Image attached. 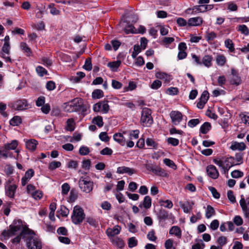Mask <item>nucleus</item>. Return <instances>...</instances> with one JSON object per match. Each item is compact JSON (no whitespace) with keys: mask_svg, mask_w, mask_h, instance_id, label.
<instances>
[{"mask_svg":"<svg viewBox=\"0 0 249 249\" xmlns=\"http://www.w3.org/2000/svg\"><path fill=\"white\" fill-rule=\"evenodd\" d=\"M178 92V88L174 87L168 88L166 90V93L171 95H177Z\"/></svg>","mask_w":249,"mask_h":249,"instance_id":"nucleus-60","label":"nucleus"},{"mask_svg":"<svg viewBox=\"0 0 249 249\" xmlns=\"http://www.w3.org/2000/svg\"><path fill=\"white\" fill-rule=\"evenodd\" d=\"M18 144V142L16 140H13L10 143H6L4 145V149L6 150H14L17 147Z\"/></svg>","mask_w":249,"mask_h":249,"instance_id":"nucleus-31","label":"nucleus"},{"mask_svg":"<svg viewBox=\"0 0 249 249\" xmlns=\"http://www.w3.org/2000/svg\"><path fill=\"white\" fill-rule=\"evenodd\" d=\"M208 175L213 179H216L219 176V173L216 167L213 165H210L206 169Z\"/></svg>","mask_w":249,"mask_h":249,"instance_id":"nucleus-16","label":"nucleus"},{"mask_svg":"<svg viewBox=\"0 0 249 249\" xmlns=\"http://www.w3.org/2000/svg\"><path fill=\"white\" fill-rule=\"evenodd\" d=\"M202 22V18L197 17L189 18L188 20V25L190 26H198L201 25Z\"/></svg>","mask_w":249,"mask_h":249,"instance_id":"nucleus-19","label":"nucleus"},{"mask_svg":"<svg viewBox=\"0 0 249 249\" xmlns=\"http://www.w3.org/2000/svg\"><path fill=\"white\" fill-rule=\"evenodd\" d=\"M215 212L213 208L210 206L208 205L206 211L205 216L208 219L210 218L213 215H215Z\"/></svg>","mask_w":249,"mask_h":249,"instance_id":"nucleus-30","label":"nucleus"},{"mask_svg":"<svg viewBox=\"0 0 249 249\" xmlns=\"http://www.w3.org/2000/svg\"><path fill=\"white\" fill-rule=\"evenodd\" d=\"M20 48L24 53H26V55L30 56L32 53V51L27 44L25 42L20 43Z\"/></svg>","mask_w":249,"mask_h":249,"instance_id":"nucleus-34","label":"nucleus"},{"mask_svg":"<svg viewBox=\"0 0 249 249\" xmlns=\"http://www.w3.org/2000/svg\"><path fill=\"white\" fill-rule=\"evenodd\" d=\"M225 45L227 48L229 49L231 52H233L234 51V44L231 39H227L225 41Z\"/></svg>","mask_w":249,"mask_h":249,"instance_id":"nucleus-39","label":"nucleus"},{"mask_svg":"<svg viewBox=\"0 0 249 249\" xmlns=\"http://www.w3.org/2000/svg\"><path fill=\"white\" fill-rule=\"evenodd\" d=\"M230 83L232 85L236 86L239 85L241 84V79L239 76L238 72L234 69H231V75L230 77Z\"/></svg>","mask_w":249,"mask_h":249,"instance_id":"nucleus-13","label":"nucleus"},{"mask_svg":"<svg viewBox=\"0 0 249 249\" xmlns=\"http://www.w3.org/2000/svg\"><path fill=\"white\" fill-rule=\"evenodd\" d=\"M174 241L171 239H167L165 242V248L166 249H176L173 246Z\"/></svg>","mask_w":249,"mask_h":249,"instance_id":"nucleus-48","label":"nucleus"},{"mask_svg":"<svg viewBox=\"0 0 249 249\" xmlns=\"http://www.w3.org/2000/svg\"><path fill=\"white\" fill-rule=\"evenodd\" d=\"M85 76V74L83 72L79 71L77 72L76 76L73 77V80L75 82H78L80 80Z\"/></svg>","mask_w":249,"mask_h":249,"instance_id":"nucleus-53","label":"nucleus"},{"mask_svg":"<svg viewBox=\"0 0 249 249\" xmlns=\"http://www.w3.org/2000/svg\"><path fill=\"white\" fill-rule=\"evenodd\" d=\"M84 68L87 71H90L92 69V64L90 58L87 59L85 61Z\"/></svg>","mask_w":249,"mask_h":249,"instance_id":"nucleus-63","label":"nucleus"},{"mask_svg":"<svg viewBox=\"0 0 249 249\" xmlns=\"http://www.w3.org/2000/svg\"><path fill=\"white\" fill-rule=\"evenodd\" d=\"M117 173L118 174L127 173L129 175H131L135 173V170L129 167L122 166L117 168Z\"/></svg>","mask_w":249,"mask_h":249,"instance_id":"nucleus-20","label":"nucleus"},{"mask_svg":"<svg viewBox=\"0 0 249 249\" xmlns=\"http://www.w3.org/2000/svg\"><path fill=\"white\" fill-rule=\"evenodd\" d=\"M226 61V57L222 55H219L216 57V62L218 65L223 66Z\"/></svg>","mask_w":249,"mask_h":249,"instance_id":"nucleus-45","label":"nucleus"},{"mask_svg":"<svg viewBox=\"0 0 249 249\" xmlns=\"http://www.w3.org/2000/svg\"><path fill=\"white\" fill-rule=\"evenodd\" d=\"M6 109V105L2 102L0 103V113L4 117H6L7 114L5 112Z\"/></svg>","mask_w":249,"mask_h":249,"instance_id":"nucleus-58","label":"nucleus"},{"mask_svg":"<svg viewBox=\"0 0 249 249\" xmlns=\"http://www.w3.org/2000/svg\"><path fill=\"white\" fill-rule=\"evenodd\" d=\"M49 7L50 8V13L53 15H57L59 14V10L56 9V7H54V4H51L49 5Z\"/></svg>","mask_w":249,"mask_h":249,"instance_id":"nucleus-56","label":"nucleus"},{"mask_svg":"<svg viewBox=\"0 0 249 249\" xmlns=\"http://www.w3.org/2000/svg\"><path fill=\"white\" fill-rule=\"evenodd\" d=\"M21 123V119L19 116H14L10 121L11 125L13 126H18Z\"/></svg>","mask_w":249,"mask_h":249,"instance_id":"nucleus-38","label":"nucleus"},{"mask_svg":"<svg viewBox=\"0 0 249 249\" xmlns=\"http://www.w3.org/2000/svg\"><path fill=\"white\" fill-rule=\"evenodd\" d=\"M26 244L28 249H41L42 248L40 240L36 237L27 241Z\"/></svg>","mask_w":249,"mask_h":249,"instance_id":"nucleus-14","label":"nucleus"},{"mask_svg":"<svg viewBox=\"0 0 249 249\" xmlns=\"http://www.w3.org/2000/svg\"><path fill=\"white\" fill-rule=\"evenodd\" d=\"M216 37V35L214 32H207L205 35V38L209 42L213 41Z\"/></svg>","mask_w":249,"mask_h":249,"instance_id":"nucleus-41","label":"nucleus"},{"mask_svg":"<svg viewBox=\"0 0 249 249\" xmlns=\"http://www.w3.org/2000/svg\"><path fill=\"white\" fill-rule=\"evenodd\" d=\"M234 158L233 157H230L226 158L214 159L213 161L222 168L224 174H226L228 172L230 168L234 166Z\"/></svg>","mask_w":249,"mask_h":249,"instance_id":"nucleus-2","label":"nucleus"},{"mask_svg":"<svg viewBox=\"0 0 249 249\" xmlns=\"http://www.w3.org/2000/svg\"><path fill=\"white\" fill-rule=\"evenodd\" d=\"M20 233L22 238L26 241V244H27V241L30 240L31 239H34L36 237L34 232L25 226H24Z\"/></svg>","mask_w":249,"mask_h":249,"instance_id":"nucleus-11","label":"nucleus"},{"mask_svg":"<svg viewBox=\"0 0 249 249\" xmlns=\"http://www.w3.org/2000/svg\"><path fill=\"white\" fill-rule=\"evenodd\" d=\"M24 226L20 220H14L12 224L9 226V229L4 230L1 233V235L5 239L16 235L18 231L22 230Z\"/></svg>","mask_w":249,"mask_h":249,"instance_id":"nucleus-1","label":"nucleus"},{"mask_svg":"<svg viewBox=\"0 0 249 249\" xmlns=\"http://www.w3.org/2000/svg\"><path fill=\"white\" fill-rule=\"evenodd\" d=\"M61 165V163L60 161H53L49 164V169L50 170H53L59 167Z\"/></svg>","mask_w":249,"mask_h":249,"instance_id":"nucleus-46","label":"nucleus"},{"mask_svg":"<svg viewBox=\"0 0 249 249\" xmlns=\"http://www.w3.org/2000/svg\"><path fill=\"white\" fill-rule=\"evenodd\" d=\"M199 123V120L198 119H194L190 120L188 123V125L190 127H194Z\"/></svg>","mask_w":249,"mask_h":249,"instance_id":"nucleus-64","label":"nucleus"},{"mask_svg":"<svg viewBox=\"0 0 249 249\" xmlns=\"http://www.w3.org/2000/svg\"><path fill=\"white\" fill-rule=\"evenodd\" d=\"M86 222L94 227H96L98 226V222L92 217H88L86 218Z\"/></svg>","mask_w":249,"mask_h":249,"instance_id":"nucleus-52","label":"nucleus"},{"mask_svg":"<svg viewBox=\"0 0 249 249\" xmlns=\"http://www.w3.org/2000/svg\"><path fill=\"white\" fill-rule=\"evenodd\" d=\"M243 196H241V199H240L239 203L242 208V211L245 210V209H249V197L245 199L244 197H242Z\"/></svg>","mask_w":249,"mask_h":249,"instance_id":"nucleus-25","label":"nucleus"},{"mask_svg":"<svg viewBox=\"0 0 249 249\" xmlns=\"http://www.w3.org/2000/svg\"><path fill=\"white\" fill-rule=\"evenodd\" d=\"M153 173L156 175L162 177H167L168 175L167 173L163 169L156 165L154 167Z\"/></svg>","mask_w":249,"mask_h":249,"instance_id":"nucleus-26","label":"nucleus"},{"mask_svg":"<svg viewBox=\"0 0 249 249\" xmlns=\"http://www.w3.org/2000/svg\"><path fill=\"white\" fill-rule=\"evenodd\" d=\"M14 179L10 178L5 183V194L10 198H13L17 188V186L13 182Z\"/></svg>","mask_w":249,"mask_h":249,"instance_id":"nucleus-8","label":"nucleus"},{"mask_svg":"<svg viewBox=\"0 0 249 249\" xmlns=\"http://www.w3.org/2000/svg\"><path fill=\"white\" fill-rule=\"evenodd\" d=\"M121 230V227L119 226H115L113 229H108L107 230V235L113 236L115 235L118 234Z\"/></svg>","mask_w":249,"mask_h":249,"instance_id":"nucleus-22","label":"nucleus"},{"mask_svg":"<svg viewBox=\"0 0 249 249\" xmlns=\"http://www.w3.org/2000/svg\"><path fill=\"white\" fill-rule=\"evenodd\" d=\"M209 97V94L207 91L205 90L204 91L199 99V100L203 101V103H206L207 102L208 99Z\"/></svg>","mask_w":249,"mask_h":249,"instance_id":"nucleus-51","label":"nucleus"},{"mask_svg":"<svg viewBox=\"0 0 249 249\" xmlns=\"http://www.w3.org/2000/svg\"><path fill=\"white\" fill-rule=\"evenodd\" d=\"M140 122L144 126H149L153 123L151 110L149 108L147 107L142 108Z\"/></svg>","mask_w":249,"mask_h":249,"instance_id":"nucleus-6","label":"nucleus"},{"mask_svg":"<svg viewBox=\"0 0 249 249\" xmlns=\"http://www.w3.org/2000/svg\"><path fill=\"white\" fill-rule=\"evenodd\" d=\"M79 187L81 190L86 193L92 192L93 187V182L88 177H81L78 181Z\"/></svg>","mask_w":249,"mask_h":249,"instance_id":"nucleus-4","label":"nucleus"},{"mask_svg":"<svg viewBox=\"0 0 249 249\" xmlns=\"http://www.w3.org/2000/svg\"><path fill=\"white\" fill-rule=\"evenodd\" d=\"M167 141L169 144H170L174 146L178 145L179 143L178 140L173 138H168Z\"/></svg>","mask_w":249,"mask_h":249,"instance_id":"nucleus-62","label":"nucleus"},{"mask_svg":"<svg viewBox=\"0 0 249 249\" xmlns=\"http://www.w3.org/2000/svg\"><path fill=\"white\" fill-rule=\"evenodd\" d=\"M170 117L172 119V123L178 125L182 119V115L181 112L178 111H172L170 114Z\"/></svg>","mask_w":249,"mask_h":249,"instance_id":"nucleus-15","label":"nucleus"},{"mask_svg":"<svg viewBox=\"0 0 249 249\" xmlns=\"http://www.w3.org/2000/svg\"><path fill=\"white\" fill-rule=\"evenodd\" d=\"M211 128V124L208 122L204 123L200 127V132L202 134H206Z\"/></svg>","mask_w":249,"mask_h":249,"instance_id":"nucleus-37","label":"nucleus"},{"mask_svg":"<svg viewBox=\"0 0 249 249\" xmlns=\"http://www.w3.org/2000/svg\"><path fill=\"white\" fill-rule=\"evenodd\" d=\"M212 57L209 55H205L202 59V64L207 67H209L212 65Z\"/></svg>","mask_w":249,"mask_h":249,"instance_id":"nucleus-29","label":"nucleus"},{"mask_svg":"<svg viewBox=\"0 0 249 249\" xmlns=\"http://www.w3.org/2000/svg\"><path fill=\"white\" fill-rule=\"evenodd\" d=\"M209 1H199V5L193 7L192 8H188L186 10L188 14H195L198 12H204L210 10L213 8L212 4H208Z\"/></svg>","mask_w":249,"mask_h":249,"instance_id":"nucleus-3","label":"nucleus"},{"mask_svg":"<svg viewBox=\"0 0 249 249\" xmlns=\"http://www.w3.org/2000/svg\"><path fill=\"white\" fill-rule=\"evenodd\" d=\"M103 96L104 93L101 89H95L92 93V97L93 99H100Z\"/></svg>","mask_w":249,"mask_h":249,"instance_id":"nucleus-36","label":"nucleus"},{"mask_svg":"<svg viewBox=\"0 0 249 249\" xmlns=\"http://www.w3.org/2000/svg\"><path fill=\"white\" fill-rule=\"evenodd\" d=\"M238 31L245 35H248L249 33L248 28L245 25H240L238 26Z\"/></svg>","mask_w":249,"mask_h":249,"instance_id":"nucleus-47","label":"nucleus"},{"mask_svg":"<svg viewBox=\"0 0 249 249\" xmlns=\"http://www.w3.org/2000/svg\"><path fill=\"white\" fill-rule=\"evenodd\" d=\"M113 139L122 145L125 144V139L121 133H115L114 134Z\"/></svg>","mask_w":249,"mask_h":249,"instance_id":"nucleus-23","label":"nucleus"},{"mask_svg":"<svg viewBox=\"0 0 249 249\" xmlns=\"http://www.w3.org/2000/svg\"><path fill=\"white\" fill-rule=\"evenodd\" d=\"M169 233L170 234H174L178 238H180L181 236V231L180 229L178 226L172 227Z\"/></svg>","mask_w":249,"mask_h":249,"instance_id":"nucleus-24","label":"nucleus"},{"mask_svg":"<svg viewBox=\"0 0 249 249\" xmlns=\"http://www.w3.org/2000/svg\"><path fill=\"white\" fill-rule=\"evenodd\" d=\"M243 175H244L243 173L239 170H234L231 173V177L233 178H235L242 177L243 176Z\"/></svg>","mask_w":249,"mask_h":249,"instance_id":"nucleus-49","label":"nucleus"},{"mask_svg":"<svg viewBox=\"0 0 249 249\" xmlns=\"http://www.w3.org/2000/svg\"><path fill=\"white\" fill-rule=\"evenodd\" d=\"M62 193L63 195H67L70 191V187L68 183H65L62 185Z\"/></svg>","mask_w":249,"mask_h":249,"instance_id":"nucleus-61","label":"nucleus"},{"mask_svg":"<svg viewBox=\"0 0 249 249\" xmlns=\"http://www.w3.org/2000/svg\"><path fill=\"white\" fill-rule=\"evenodd\" d=\"M57 213L63 217H67L69 213V210L65 206L61 205L60 209L57 211Z\"/></svg>","mask_w":249,"mask_h":249,"instance_id":"nucleus-33","label":"nucleus"},{"mask_svg":"<svg viewBox=\"0 0 249 249\" xmlns=\"http://www.w3.org/2000/svg\"><path fill=\"white\" fill-rule=\"evenodd\" d=\"M85 218V214L83 209L79 206H75L73 208L71 215L72 222L74 224H80L83 222Z\"/></svg>","mask_w":249,"mask_h":249,"instance_id":"nucleus-5","label":"nucleus"},{"mask_svg":"<svg viewBox=\"0 0 249 249\" xmlns=\"http://www.w3.org/2000/svg\"><path fill=\"white\" fill-rule=\"evenodd\" d=\"M180 207L183 209V211L185 213H188L192 209V206L194 204L193 201H187L185 203H182L181 202H179Z\"/></svg>","mask_w":249,"mask_h":249,"instance_id":"nucleus-21","label":"nucleus"},{"mask_svg":"<svg viewBox=\"0 0 249 249\" xmlns=\"http://www.w3.org/2000/svg\"><path fill=\"white\" fill-rule=\"evenodd\" d=\"M159 203H160V205L168 209L172 208L173 206L172 202L169 200H160Z\"/></svg>","mask_w":249,"mask_h":249,"instance_id":"nucleus-42","label":"nucleus"},{"mask_svg":"<svg viewBox=\"0 0 249 249\" xmlns=\"http://www.w3.org/2000/svg\"><path fill=\"white\" fill-rule=\"evenodd\" d=\"M92 123L96 124L100 127H102L104 124L102 117L99 116L93 119Z\"/></svg>","mask_w":249,"mask_h":249,"instance_id":"nucleus-44","label":"nucleus"},{"mask_svg":"<svg viewBox=\"0 0 249 249\" xmlns=\"http://www.w3.org/2000/svg\"><path fill=\"white\" fill-rule=\"evenodd\" d=\"M10 45L4 44L0 53V56L5 60L6 62H11L12 60L10 56Z\"/></svg>","mask_w":249,"mask_h":249,"instance_id":"nucleus-12","label":"nucleus"},{"mask_svg":"<svg viewBox=\"0 0 249 249\" xmlns=\"http://www.w3.org/2000/svg\"><path fill=\"white\" fill-rule=\"evenodd\" d=\"M66 129L68 131H73L75 129V123L73 118H70L67 121Z\"/></svg>","mask_w":249,"mask_h":249,"instance_id":"nucleus-27","label":"nucleus"},{"mask_svg":"<svg viewBox=\"0 0 249 249\" xmlns=\"http://www.w3.org/2000/svg\"><path fill=\"white\" fill-rule=\"evenodd\" d=\"M27 149L30 151H34L38 144V142L35 139L24 140Z\"/></svg>","mask_w":249,"mask_h":249,"instance_id":"nucleus-17","label":"nucleus"},{"mask_svg":"<svg viewBox=\"0 0 249 249\" xmlns=\"http://www.w3.org/2000/svg\"><path fill=\"white\" fill-rule=\"evenodd\" d=\"M230 148L233 151H243L246 149V145L243 142H232Z\"/></svg>","mask_w":249,"mask_h":249,"instance_id":"nucleus-18","label":"nucleus"},{"mask_svg":"<svg viewBox=\"0 0 249 249\" xmlns=\"http://www.w3.org/2000/svg\"><path fill=\"white\" fill-rule=\"evenodd\" d=\"M234 160H233L234 166L240 165L243 162V154L237 153L235 154Z\"/></svg>","mask_w":249,"mask_h":249,"instance_id":"nucleus-35","label":"nucleus"},{"mask_svg":"<svg viewBox=\"0 0 249 249\" xmlns=\"http://www.w3.org/2000/svg\"><path fill=\"white\" fill-rule=\"evenodd\" d=\"M79 152L81 155H87L89 153V149L87 146H82L80 148Z\"/></svg>","mask_w":249,"mask_h":249,"instance_id":"nucleus-54","label":"nucleus"},{"mask_svg":"<svg viewBox=\"0 0 249 249\" xmlns=\"http://www.w3.org/2000/svg\"><path fill=\"white\" fill-rule=\"evenodd\" d=\"M36 70L38 75L40 77H43L44 75L48 74L47 71L44 68L40 66H37Z\"/></svg>","mask_w":249,"mask_h":249,"instance_id":"nucleus-40","label":"nucleus"},{"mask_svg":"<svg viewBox=\"0 0 249 249\" xmlns=\"http://www.w3.org/2000/svg\"><path fill=\"white\" fill-rule=\"evenodd\" d=\"M143 207L145 209H149L151 206V199L149 196H145L143 201Z\"/></svg>","mask_w":249,"mask_h":249,"instance_id":"nucleus-43","label":"nucleus"},{"mask_svg":"<svg viewBox=\"0 0 249 249\" xmlns=\"http://www.w3.org/2000/svg\"><path fill=\"white\" fill-rule=\"evenodd\" d=\"M138 241L136 239L135 237H132L129 239L128 240V247L130 248L136 247L137 245Z\"/></svg>","mask_w":249,"mask_h":249,"instance_id":"nucleus-50","label":"nucleus"},{"mask_svg":"<svg viewBox=\"0 0 249 249\" xmlns=\"http://www.w3.org/2000/svg\"><path fill=\"white\" fill-rule=\"evenodd\" d=\"M94 111L101 112L103 114H107L109 110V106L108 105L107 101H103L99 102L93 107Z\"/></svg>","mask_w":249,"mask_h":249,"instance_id":"nucleus-9","label":"nucleus"},{"mask_svg":"<svg viewBox=\"0 0 249 249\" xmlns=\"http://www.w3.org/2000/svg\"><path fill=\"white\" fill-rule=\"evenodd\" d=\"M121 64V61L120 60H117L108 63L107 66L110 68L112 71H116Z\"/></svg>","mask_w":249,"mask_h":249,"instance_id":"nucleus-28","label":"nucleus"},{"mask_svg":"<svg viewBox=\"0 0 249 249\" xmlns=\"http://www.w3.org/2000/svg\"><path fill=\"white\" fill-rule=\"evenodd\" d=\"M100 139L104 142H107L109 141V137L107 136V133L106 132H102L99 134Z\"/></svg>","mask_w":249,"mask_h":249,"instance_id":"nucleus-57","label":"nucleus"},{"mask_svg":"<svg viewBox=\"0 0 249 249\" xmlns=\"http://www.w3.org/2000/svg\"><path fill=\"white\" fill-rule=\"evenodd\" d=\"M163 162L165 163L167 166L172 168L173 169H175L176 168V165H175V163L172 161V160L169 159H165L163 160Z\"/></svg>","mask_w":249,"mask_h":249,"instance_id":"nucleus-55","label":"nucleus"},{"mask_svg":"<svg viewBox=\"0 0 249 249\" xmlns=\"http://www.w3.org/2000/svg\"><path fill=\"white\" fill-rule=\"evenodd\" d=\"M27 101L26 99H19L11 104L10 107L15 110L21 111L28 108Z\"/></svg>","mask_w":249,"mask_h":249,"instance_id":"nucleus-10","label":"nucleus"},{"mask_svg":"<svg viewBox=\"0 0 249 249\" xmlns=\"http://www.w3.org/2000/svg\"><path fill=\"white\" fill-rule=\"evenodd\" d=\"M81 99L75 98L65 106V110L68 112H73L81 110Z\"/></svg>","mask_w":249,"mask_h":249,"instance_id":"nucleus-7","label":"nucleus"},{"mask_svg":"<svg viewBox=\"0 0 249 249\" xmlns=\"http://www.w3.org/2000/svg\"><path fill=\"white\" fill-rule=\"evenodd\" d=\"M168 212L164 209H160L158 213V217L160 220H165L168 218Z\"/></svg>","mask_w":249,"mask_h":249,"instance_id":"nucleus-32","label":"nucleus"},{"mask_svg":"<svg viewBox=\"0 0 249 249\" xmlns=\"http://www.w3.org/2000/svg\"><path fill=\"white\" fill-rule=\"evenodd\" d=\"M227 239L225 236H220L217 240V243L220 245V247H222L227 243Z\"/></svg>","mask_w":249,"mask_h":249,"instance_id":"nucleus-59","label":"nucleus"}]
</instances>
